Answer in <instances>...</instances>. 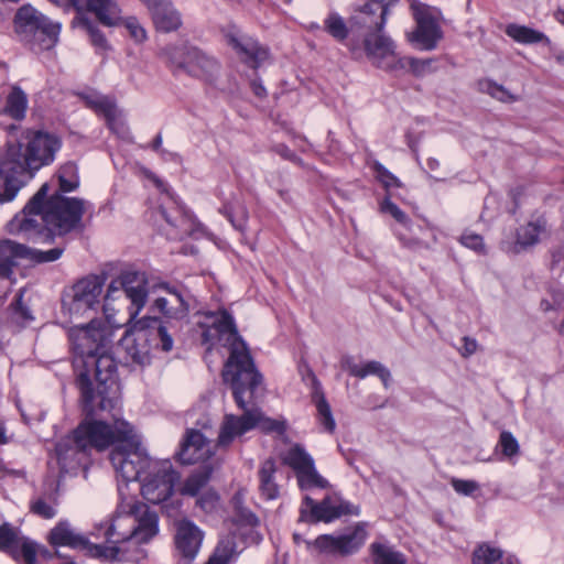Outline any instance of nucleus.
Masks as SVG:
<instances>
[{"instance_id": "nucleus-1", "label": "nucleus", "mask_w": 564, "mask_h": 564, "mask_svg": "<svg viewBox=\"0 0 564 564\" xmlns=\"http://www.w3.org/2000/svg\"><path fill=\"white\" fill-rule=\"evenodd\" d=\"M48 191V184L44 183L23 210L11 219L8 225L11 234L50 239L52 234L65 235L83 228L87 203L58 193L47 198Z\"/></svg>"}, {"instance_id": "nucleus-2", "label": "nucleus", "mask_w": 564, "mask_h": 564, "mask_svg": "<svg viewBox=\"0 0 564 564\" xmlns=\"http://www.w3.org/2000/svg\"><path fill=\"white\" fill-rule=\"evenodd\" d=\"M78 437L83 446L87 443L93 444L97 451H104L112 444H120L111 452L110 460L117 475L127 482L140 480L141 475H145L158 462L150 459L141 447L133 426L116 417L115 414L111 424L97 420L85 423L78 431Z\"/></svg>"}, {"instance_id": "nucleus-3", "label": "nucleus", "mask_w": 564, "mask_h": 564, "mask_svg": "<svg viewBox=\"0 0 564 564\" xmlns=\"http://www.w3.org/2000/svg\"><path fill=\"white\" fill-rule=\"evenodd\" d=\"M158 531V516L147 505L137 500L123 502L105 532L107 544H94L90 554L109 561H138L139 545Z\"/></svg>"}, {"instance_id": "nucleus-4", "label": "nucleus", "mask_w": 564, "mask_h": 564, "mask_svg": "<svg viewBox=\"0 0 564 564\" xmlns=\"http://www.w3.org/2000/svg\"><path fill=\"white\" fill-rule=\"evenodd\" d=\"M59 149V139L42 131H28L24 141H8L0 153V177L6 185L0 204L12 202L36 171L54 161Z\"/></svg>"}, {"instance_id": "nucleus-5", "label": "nucleus", "mask_w": 564, "mask_h": 564, "mask_svg": "<svg viewBox=\"0 0 564 564\" xmlns=\"http://www.w3.org/2000/svg\"><path fill=\"white\" fill-rule=\"evenodd\" d=\"M246 376L224 379V382L230 386L234 400L242 414H226L224 416L215 444L217 448H228L236 440L256 427L267 433H283L285 431L283 421L265 416L257 405L258 399L265 392L263 376L261 373H253V376L247 373Z\"/></svg>"}, {"instance_id": "nucleus-6", "label": "nucleus", "mask_w": 564, "mask_h": 564, "mask_svg": "<svg viewBox=\"0 0 564 564\" xmlns=\"http://www.w3.org/2000/svg\"><path fill=\"white\" fill-rule=\"evenodd\" d=\"M85 372L78 377L84 409L88 415L112 411L119 403V386L116 379L117 365L110 348L100 350L95 357L84 358Z\"/></svg>"}, {"instance_id": "nucleus-7", "label": "nucleus", "mask_w": 564, "mask_h": 564, "mask_svg": "<svg viewBox=\"0 0 564 564\" xmlns=\"http://www.w3.org/2000/svg\"><path fill=\"white\" fill-rule=\"evenodd\" d=\"M398 0H368L350 18L351 28L366 29L362 48L368 59L380 68H388L394 59V44L381 33L390 7Z\"/></svg>"}, {"instance_id": "nucleus-8", "label": "nucleus", "mask_w": 564, "mask_h": 564, "mask_svg": "<svg viewBox=\"0 0 564 564\" xmlns=\"http://www.w3.org/2000/svg\"><path fill=\"white\" fill-rule=\"evenodd\" d=\"M214 340L228 349L229 356L223 370V379H234L260 373L256 368L247 344L240 336L230 311L219 307L214 311Z\"/></svg>"}, {"instance_id": "nucleus-9", "label": "nucleus", "mask_w": 564, "mask_h": 564, "mask_svg": "<svg viewBox=\"0 0 564 564\" xmlns=\"http://www.w3.org/2000/svg\"><path fill=\"white\" fill-rule=\"evenodd\" d=\"M120 341L127 356L141 367L150 365L155 348L169 352L174 345L166 327L156 317L134 319Z\"/></svg>"}, {"instance_id": "nucleus-10", "label": "nucleus", "mask_w": 564, "mask_h": 564, "mask_svg": "<svg viewBox=\"0 0 564 564\" xmlns=\"http://www.w3.org/2000/svg\"><path fill=\"white\" fill-rule=\"evenodd\" d=\"M259 519L235 502V516L224 523L214 549V564H231L242 552L241 543L258 544L262 535L256 530Z\"/></svg>"}, {"instance_id": "nucleus-11", "label": "nucleus", "mask_w": 564, "mask_h": 564, "mask_svg": "<svg viewBox=\"0 0 564 564\" xmlns=\"http://www.w3.org/2000/svg\"><path fill=\"white\" fill-rule=\"evenodd\" d=\"M14 23L21 41L33 51L51 50L58 41L61 24L51 21L31 6L18 10Z\"/></svg>"}, {"instance_id": "nucleus-12", "label": "nucleus", "mask_w": 564, "mask_h": 564, "mask_svg": "<svg viewBox=\"0 0 564 564\" xmlns=\"http://www.w3.org/2000/svg\"><path fill=\"white\" fill-rule=\"evenodd\" d=\"M210 455L209 441L198 431H188L176 455L177 459L184 465L204 463V466L200 471L194 473L187 478L182 489L183 494L196 496L208 482L212 468L207 459Z\"/></svg>"}, {"instance_id": "nucleus-13", "label": "nucleus", "mask_w": 564, "mask_h": 564, "mask_svg": "<svg viewBox=\"0 0 564 564\" xmlns=\"http://www.w3.org/2000/svg\"><path fill=\"white\" fill-rule=\"evenodd\" d=\"M105 279L99 275H88L77 281L63 299V313L70 321H77L89 315L100 306Z\"/></svg>"}, {"instance_id": "nucleus-14", "label": "nucleus", "mask_w": 564, "mask_h": 564, "mask_svg": "<svg viewBox=\"0 0 564 564\" xmlns=\"http://www.w3.org/2000/svg\"><path fill=\"white\" fill-rule=\"evenodd\" d=\"M107 319H93L87 325H75L69 329L73 349L83 358L95 357L100 350L111 348L115 330Z\"/></svg>"}, {"instance_id": "nucleus-15", "label": "nucleus", "mask_w": 564, "mask_h": 564, "mask_svg": "<svg viewBox=\"0 0 564 564\" xmlns=\"http://www.w3.org/2000/svg\"><path fill=\"white\" fill-rule=\"evenodd\" d=\"M367 539L366 523H357L354 529L340 535L323 534L314 541H304L308 550L318 554L347 556L357 552Z\"/></svg>"}, {"instance_id": "nucleus-16", "label": "nucleus", "mask_w": 564, "mask_h": 564, "mask_svg": "<svg viewBox=\"0 0 564 564\" xmlns=\"http://www.w3.org/2000/svg\"><path fill=\"white\" fill-rule=\"evenodd\" d=\"M359 512L358 506H354L338 496H326L319 502H315L310 496H305L300 508V521L328 523L341 516H358Z\"/></svg>"}, {"instance_id": "nucleus-17", "label": "nucleus", "mask_w": 564, "mask_h": 564, "mask_svg": "<svg viewBox=\"0 0 564 564\" xmlns=\"http://www.w3.org/2000/svg\"><path fill=\"white\" fill-rule=\"evenodd\" d=\"M63 253V249L53 248L47 251L31 249L22 243L10 239L0 241V281H10L12 268L18 259H30L39 263L52 262L57 260Z\"/></svg>"}, {"instance_id": "nucleus-18", "label": "nucleus", "mask_w": 564, "mask_h": 564, "mask_svg": "<svg viewBox=\"0 0 564 564\" xmlns=\"http://www.w3.org/2000/svg\"><path fill=\"white\" fill-rule=\"evenodd\" d=\"M163 55L173 67L194 77L206 75L210 64L208 54L191 42L167 45Z\"/></svg>"}, {"instance_id": "nucleus-19", "label": "nucleus", "mask_w": 564, "mask_h": 564, "mask_svg": "<svg viewBox=\"0 0 564 564\" xmlns=\"http://www.w3.org/2000/svg\"><path fill=\"white\" fill-rule=\"evenodd\" d=\"M177 479L169 460L156 462L142 478L141 494L149 502L160 503L172 495Z\"/></svg>"}, {"instance_id": "nucleus-20", "label": "nucleus", "mask_w": 564, "mask_h": 564, "mask_svg": "<svg viewBox=\"0 0 564 564\" xmlns=\"http://www.w3.org/2000/svg\"><path fill=\"white\" fill-rule=\"evenodd\" d=\"M412 9L416 29L406 34L409 42L424 51L434 50L443 37L437 12L421 3L413 4Z\"/></svg>"}, {"instance_id": "nucleus-21", "label": "nucleus", "mask_w": 564, "mask_h": 564, "mask_svg": "<svg viewBox=\"0 0 564 564\" xmlns=\"http://www.w3.org/2000/svg\"><path fill=\"white\" fill-rule=\"evenodd\" d=\"M118 276L130 301V305L127 306V321L132 323L145 306L152 286L142 271L126 270Z\"/></svg>"}, {"instance_id": "nucleus-22", "label": "nucleus", "mask_w": 564, "mask_h": 564, "mask_svg": "<svg viewBox=\"0 0 564 564\" xmlns=\"http://www.w3.org/2000/svg\"><path fill=\"white\" fill-rule=\"evenodd\" d=\"M91 421L83 422L75 431L73 436H66L62 438L55 446V457L56 462L59 466V474H72L76 473L80 465L83 464V459L87 449L95 448L93 444H84L83 446L79 442L78 431L85 423H90Z\"/></svg>"}, {"instance_id": "nucleus-23", "label": "nucleus", "mask_w": 564, "mask_h": 564, "mask_svg": "<svg viewBox=\"0 0 564 564\" xmlns=\"http://www.w3.org/2000/svg\"><path fill=\"white\" fill-rule=\"evenodd\" d=\"M161 214L170 226L166 230L170 239L182 240L185 237L198 239L205 235L202 225L182 206L174 207L172 214L162 208Z\"/></svg>"}, {"instance_id": "nucleus-24", "label": "nucleus", "mask_w": 564, "mask_h": 564, "mask_svg": "<svg viewBox=\"0 0 564 564\" xmlns=\"http://www.w3.org/2000/svg\"><path fill=\"white\" fill-rule=\"evenodd\" d=\"M225 37L241 61L254 69L269 58V51L265 46L250 36L239 35L237 30L225 34Z\"/></svg>"}, {"instance_id": "nucleus-25", "label": "nucleus", "mask_w": 564, "mask_h": 564, "mask_svg": "<svg viewBox=\"0 0 564 564\" xmlns=\"http://www.w3.org/2000/svg\"><path fill=\"white\" fill-rule=\"evenodd\" d=\"M78 12H91L105 26H119L122 10L116 0H69Z\"/></svg>"}, {"instance_id": "nucleus-26", "label": "nucleus", "mask_w": 564, "mask_h": 564, "mask_svg": "<svg viewBox=\"0 0 564 564\" xmlns=\"http://www.w3.org/2000/svg\"><path fill=\"white\" fill-rule=\"evenodd\" d=\"M150 11L155 28L164 33L177 31L182 14L170 0H140Z\"/></svg>"}, {"instance_id": "nucleus-27", "label": "nucleus", "mask_w": 564, "mask_h": 564, "mask_svg": "<svg viewBox=\"0 0 564 564\" xmlns=\"http://www.w3.org/2000/svg\"><path fill=\"white\" fill-rule=\"evenodd\" d=\"M127 301L129 300L126 295L122 282H120L119 276H116L111 280L106 290L102 310L106 317L105 319L116 325L117 328H121L126 323H129L127 317L117 316L123 311Z\"/></svg>"}, {"instance_id": "nucleus-28", "label": "nucleus", "mask_w": 564, "mask_h": 564, "mask_svg": "<svg viewBox=\"0 0 564 564\" xmlns=\"http://www.w3.org/2000/svg\"><path fill=\"white\" fill-rule=\"evenodd\" d=\"M79 97L84 100L85 105L97 113L102 115L107 120L108 127L116 133L121 134L124 132V124L120 119V111L116 104L108 97L102 96L96 91L82 93Z\"/></svg>"}, {"instance_id": "nucleus-29", "label": "nucleus", "mask_w": 564, "mask_h": 564, "mask_svg": "<svg viewBox=\"0 0 564 564\" xmlns=\"http://www.w3.org/2000/svg\"><path fill=\"white\" fill-rule=\"evenodd\" d=\"M163 295L155 299L153 306L167 318L183 319L188 314V303L184 294L175 288L160 285Z\"/></svg>"}, {"instance_id": "nucleus-30", "label": "nucleus", "mask_w": 564, "mask_h": 564, "mask_svg": "<svg viewBox=\"0 0 564 564\" xmlns=\"http://www.w3.org/2000/svg\"><path fill=\"white\" fill-rule=\"evenodd\" d=\"M175 546L185 558H194L203 541L202 531L189 521H180L176 524Z\"/></svg>"}, {"instance_id": "nucleus-31", "label": "nucleus", "mask_w": 564, "mask_h": 564, "mask_svg": "<svg viewBox=\"0 0 564 564\" xmlns=\"http://www.w3.org/2000/svg\"><path fill=\"white\" fill-rule=\"evenodd\" d=\"M47 540L51 545H65L74 549L87 550L90 554L91 544L85 536L76 533L68 521H59L48 533Z\"/></svg>"}, {"instance_id": "nucleus-32", "label": "nucleus", "mask_w": 564, "mask_h": 564, "mask_svg": "<svg viewBox=\"0 0 564 564\" xmlns=\"http://www.w3.org/2000/svg\"><path fill=\"white\" fill-rule=\"evenodd\" d=\"M545 229L543 220L529 221L517 230L516 242H502V249L509 253H519L523 249L534 246L539 242L540 235Z\"/></svg>"}, {"instance_id": "nucleus-33", "label": "nucleus", "mask_w": 564, "mask_h": 564, "mask_svg": "<svg viewBox=\"0 0 564 564\" xmlns=\"http://www.w3.org/2000/svg\"><path fill=\"white\" fill-rule=\"evenodd\" d=\"M276 471L278 466L273 458L262 462L258 470L259 490L268 500H274L280 496V486L275 480Z\"/></svg>"}, {"instance_id": "nucleus-34", "label": "nucleus", "mask_w": 564, "mask_h": 564, "mask_svg": "<svg viewBox=\"0 0 564 564\" xmlns=\"http://www.w3.org/2000/svg\"><path fill=\"white\" fill-rule=\"evenodd\" d=\"M29 99L28 95L21 87L13 85L10 87L4 101L2 112L18 121L25 118Z\"/></svg>"}, {"instance_id": "nucleus-35", "label": "nucleus", "mask_w": 564, "mask_h": 564, "mask_svg": "<svg viewBox=\"0 0 564 564\" xmlns=\"http://www.w3.org/2000/svg\"><path fill=\"white\" fill-rule=\"evenodd\" d=\"M506 34L510 36L518 43L521 44H535L545 42L549 43V37L534 29L528 28L525 25H520L516 23L508 24L505 30Z\"/></svg>"}, {"instance_id": "nucleus-36", "label": "nucleus", "mask_w": 564, "mask_h": 564, "mask_svg": "<svg viewBox=\"0 0 564 564\" xmlns=\"http://www.w3.org/2000/svg\"><path fill=\"white\" fill-rule=\"evenodd\" d=\"M370 552L373 564H406L404 554L387 543L373 542Z\"/></svg>"}, {"instance_id": "nucleus-37", "label": "nucleus", "mask_w": 564, "mask_h": 564, "mask_svg": "<svg viewBox=\"0 0 564 564\" xmlns=\"http://www.w3.org/2000/svg\"><path fill=\"white\" fill-rule=\"evenodd\" d=\"M281 458L283 464L294 470L295 475L314 464L312 456L299 444L291 446Z\"/></svg>"}, {"instance_id": "nucleus-38", "label": "nucleus", "mask_w": 564, "mask_h": 564, "mask_svg": "<svg viewBox=\"0 0 564 564\" xmlns=\"http://www.w3.org/2000/svg\"><path fill=\"white\" fill-rule=\"evenodd\" d=\"M295 476L301 490L326 489L329 487L328 480L315 468V463Z\"/></svg>"}, {"instance_id": "nucleus-39", "label": "nucleus", "mask_w": 564, "mask_h": 564, "mask_svg": "<svg viewBox=\"0 0 564 564\" xmlns=\"http://www.w3.org/2000/svg\"><path fill=\"white\" fill-rule=\"evenodd\" d=\"M22 536L7 523L0 525V551L10 554L14 560L19 558L18 545Z\"/></svg>"}, {"instance_id": "nucleus-40", "label": "nucleus", "mask_w": 564, "mask_h": 564, "mask_svg": "<svg viewBox=\"0 0 564 564\" xmlns=\"http://www.w3.org/2000/svg\"><path fill=\"white\" fill-rule=\"evenodd\" d=\"M313 402L315 403V406L317 409L318 420L327 432L333 433L335 431L336 423L333 417L330 406L326 401L324 393L321 391H315L313 394Z\"/></svg>"}, {"instance_id": "nucleus-41", "label": "nucleus", "mask_w": 564, "mask_h": 564, "mask_svg": "<svg viewBox=\"0 0 564 564\" xmlns=\"http://www.w3.org/2000/svg\"><path fill=\"white\" fill-rule=\"evenodd\" d=\"M324 30L338 42H343L348 35L344 19L335 12L329 13L324 20Z\"/></svg>"}, {"instance_id": "nucleus-42", "label": "nucleus", "mask_w": 564, "mask_h": 564, "mask_svg": "<svg viewBox=\"0 0 564 564\" xmlns=\"http://www.w3.org/2000/svg\"><path fill=\"white\" fill-rule=\"evenodd\" d=\"M75 25L83 28L90 37L91 44L101 51H106L109 48L108 42L105 35L99 31V29L89 20L83 17H78L73 22Z\"/></svg>"}, {"instance_id": "nucleus-43", "label": "nucleus", "mask_w": 564, "mask_h": 564, "mask_svg": "<svg viewBox=\"0 0 564 564\" xmlns=\"http://www.w3.org/2000/svg\"><path fill=\"white\" fill-rule=\"evenodd\" d=\"M369 375H375L380 378L384 388L389 387L391 380V373L388 368H386L379 361H368L365 365H360L357 378L364 379Z\"/></svg>"}, {"instance_id": "nucleus-44", "label": "nucleus", "mask_w": 564, "mask_h": 564, "mask_svg": "<svg viewBox=\"0 0 564 564\" xmlns=\"http://www.w3.org/2000/svg\"><path fill=\"white\" fill-rule=\"evenodd\" d=\"M58 181L62 192L67 193L76 189L79 184L76 165L74 163L63 165L58 171Z\"/></svg>"}, {"instance_id": "nucleus-45", "label": "nucleus", "mask_w": 564, "mask_h": 564, "mask_svg": "<svg viewBox=\"0 0 564 564\" xmlns=\"http://www.w3.org/2000/svg\"><path fill=\"white\" fill-rule=\"evenodd\" d=\"M502 555L499 549L491 547L488 544L479 545L473 553V564H492Z\"/></svg>"}, {"instance_id": "nucleus-46", "label": "nucleus", "mask_w": 564, "mask_h": 564, "mask_svg": "<svg viewBox=\"0 0 564 564\" xmlns=\"http://www.w3.org/2000/svg\"><path fill=\"white\" fill-rule=\"evenodd\" d=\"M482 90L490 95L492 98L502 101V102H514L519 98L518 96L511 94L506 87L498 85L495 82L487 80L481 84Z\"/></svg>"}, {"instance_id": "nucleus-47", "label": "nucleus", "mask_w": 564, "mask_h": 564, "mask_svg": "<svg viewBox=\"0 0 564 564\" xmlns=\"http://www.w3.org/2000/svg\"><path fill=\"white\" fill-rule=\"evenodd\" d=\"M505 458H512L519 454L520 446L516 437L508 431H502L499 436L498 445Z\"/></svg>"}, {"instance_id": "nucleus-48", "label": "nucleus", "mask_w": 564, "mask_h": 564, "mask_svg": "<svg viewBox=\"0 0 564 564\" xmlns=\"http://www.w3.org/2000/svg\"><path fill=\"white\" fill-rule=\"evenodd\" d=\"M54 505H56L55 498H52V502H48L45 498L39 497L31 501L30 510L41 518L52 519L56 514Z\"/></svg>"}, {"instance_id": "nucleus-49", "label": "nucleus", "mask_w": 564, "mask_h": 564, "mask_svg": "<svg viewBox=\"0 0 564 564\" xmlns=\"http://www.w3.org/2000/svg\"><path fill=\"white\" fill-rule=\"evenodd\" d=\"M382 213L391 215L406 230L411 231V221L409 217L389 198L386 197L380 204Z\"/></svg>"}, {"instance_id": "nucleus-50", "label": "nucleus", "mask_w": 564, "mask_h": 564, "mask_svg": "<svg viewBox=\"0 0 564 564\" xmlns=\"http://www.w3.org/2000/svg\"><path fill=\"white\" fill-rule=\"evenodd\" d=\"M231 225L239 231H243L247 221V213L242 206H238L237 210H234L232 207H226L224 210H220Z\"/></svg>"}, {"instance_id": "nucleus-51", "label": "nucleus", "mask_w": 564, "mask_h": 564, "mask_svg": "<svg viewBox=\"0 0 564 564\" xmlns=\"http://www.w3.org/2000/svg\"><path fill=\"white\" fill-rule=\"evenodd\" d=\"M119 25H124L127 28V30L129 31L130 36L135 42L140 43V42H143L147 39L145 30L139 23V21L135 18H133V17H129V18H123L122 17V22Z\"/></svg>"}, {"instance_id": "nucleus-52", "label": "nucleus", "mask_w": 564, "mask_h": 564, "mask_svg": "<svg viewBox=\"0 0 564 564\" xmlns=\"http://www.w3.org/2000/svg\"><path fill=\"white\" fill-rule=\"evenodd\" d=\"M209 314L200 315L199 319L196 322V328L194 329L195 334L199 336L202 344L206 345L207 352L212 349V345L209 344Z\"/></svg>"}, {"instance_id": "nucleus-53", "label": "nucleus", "mask_w": 564, "mask_h": 564, "mask_svg": "<svg viewBox=\"0 0 564 564\" xmlns=\"http://www.w3.org/2000/svg\"><path fill=\"white\" fill-rule=\"evenodd\" d=\"M18 547H20L21 555L25 562V564H35L36 563V554H37V545L35 542L31 541L28 538L22 536Z\"/></svg>"}, {"instance_id": "nucleus-54", "label": "nucleus", "mask_w": 564, "mask_h": 564, "mask_svg": "<svg viewBox=\"0 0 564 564\" xmlns=\"http://www.w3.org/2000/svg\"><path fill=\"white\" fill-rule=\"evenodd\" d=\"M451 485L457 494L464 496H471L475 491L479 489V484L475 480L453 478L451 480Z\"/></svg>"}, {"instance_id": "nucleus-55", "label": "nucleus", "mask_w": 564, "mask_h": 564, "mask_svg": "<svg viewBox=\"0 0 564 564\" xmlns=\"http://www.w3.org/2000/svg\"><path fill=\"white\" fill-rule=\"evenodd\" d=\"M375 169L377 172L378 180L382 183L386 188L389 187H401V182L398 177H395L392 173H390L383 165L380 163L375 164Z\"/></svg>"}, {"instance_id": "nucleus-56", "label": "nucleus", "mask_w": 564, "mask_h": 564, "mask_svg": "<svg viewBox=\"0 0 564 564\" xmlns=\"http://www.w3.org/2000/svg\"><path fill=\"white\" fill-rule=\"evenodd\" d=\"M414 234V229L413 227L411 226V231L408 230V234L406 232H400L398 236H399V239L400 241L402 242V245L411 250H417V249H421V248H427L429 245L423 241L422 239L417 238V237H414L413 236Z\"/></svg>"}, {"instance_id": "nucleus-57", "label": "nucleus", "mask_w": 564, "mask_h": 564, "mask_svg": "<svg viewBox=\"0 0 564 564\" xmlns=\"http://www.w3.org/2000/svg\"><path fill=\"white\" fill-rule=\"evenodd\" d=\"M460 242L475 251L482 252L485 250V243L482 237L474 232H465Z\"/></svg>"}, {"instance_id": "nucleus-58", "label": "nucleus", "mask_w": 564, "mask_h": 564, "mask_svg": "<svg viewBox=\"0 0 564 564\" xmlns=\"http://www.w3.org/2000/svg\"><path fill=\"white\" fill-rule=\"evenodd\" d=\"M462 343L463 345L458 348V351L464 358H468L476 352L478 348L476 339L465 336L462 338Z\"/></svg>"}, {"instance_id": "nucleus-59", "label": "nucleus", "mask_w": 564, "mask_h": 564, "mask_svg": "<svg viewBox=\"0 0 564 564\" xmlns=\"http://www.w3.org/2000/svg\"><path fill=\"white\" fill-rule=\"evenodd\" d=\"M340 366L344 370L348 371L349 375L357 377L360 365L355 362L352 357H350V356L343 357L340 360Z\"/></svg>"}, {"instance_id": "nucleus-60", "label": "nucleus", "mask_w": 564, "mask_h": 564, "mask_svg": "<svg viewBox=\"0 0 564 564\" xmlns=\"http://www.w3.org/2000/svg\"><path fill=\"white\" fill-rule=\"evenodd\" d=\"M275 152L282 158L290 160L295 163H300L301 160L284 144H278L275 147Z\"/></svg>"}, {"instance_id": "nucleus-61", "label": "nucleus", "mask_w": 564, "mask_h": 564, "mask_svg": "<svg viewBox=\"0 0 564 564\" xmlns=\"http://www.w3.org/2000/svg\"><path fill=\"white\" fill-rule=\"evenodd\" d=\"M250 86H251V89H252L253 94L257 97H259V98L265 97L267 90H265L264 86L262 85V83L260 80L252 79L251 83H250Z\"/></svg>"}, {"instance_id": "nucleus-62", "label": "nucleus", "mask_w": 564, "mask_h": 564, "mask_svg": "<svg viewBox=\"0 0 564 564\" xmlns=\"http://www.w3.org/2000/svg\"><path fill=\"white\" fill-rule=\"evenodd\" d=\"M162 144V137L161 134H158L155 139L153 140V149L159 150Z\"/></svg>"}, {"instance_id": "nucleus-63", "label": "nucleus", "mask_w": 564, "mask_h": 564, "mask_svg": "<svg viewBox=\"0 0 564 564\" xmlns=\"http://www.w3.org/2000/svg\"><path fill=\"white\" fill-rule=\"evenodd\" d=\"M427 166L431 170H435L438 166V161L436 159H429Z\"/></svg>"}, {"instance_id": "nucleus-64", "label": "nucleus", "mask_w": 564, "mask_h": 564, "mask_svg": "<svg viewBox=\"0 0 564 564\" xmlns=\"http://www.w3.org/2000/svg\"><path fill=\"white\" fill-rule=\"evenodd\" d=\"M555 59L558 64L564 65V51L556 54Z\"/></svg>"}]
</instances>
